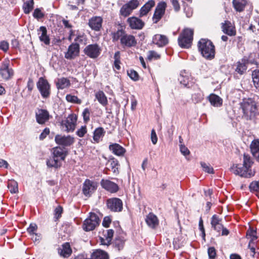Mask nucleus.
<instances>
[{
    "mask_svg": "<svg viewBox=\"0 0 259 259\" xmlns=\"http://www.w3.org/2000/svg\"><path fill=\"white\" fill-rule=\"evenodd\" d=\"M198 47L199 51L204 58L209 60L214 58V46L210 40L201 38L198 42Z\"/></svg>",
    "mask_w": 259,
    "mask_h": 259,
    "instance_id": "nucleus-1",
    "label": "nucleus"
},
{
    "mask_svg": "<svg viewBox=\"0 0 259 259\" xmlns=\"http://www.w3.org/2000/svg\"><path fill=\"white\" fill-rule=\"evenodd\" d=\"M241 107L247 119L254 118L257 113L256 103L250 98L244 99L241 103Z\"/></svg>",
    "mask_w": 259,
    "mask_h": 259,
    "instance_id": "nucleus-2",
    "label": "nucleus"
},
{
    "mask_svg": "<svg viewBox=\"0 0 259 259\" xmlns=\"http://www.w3.org/2000/svg\"><path fill=\"white\" fill-rule=\"evenodd\" d=\"M194 31L190 28L184 29L178 38L179 46L184 48L191 47L193 40Z\"/></svg>",
    "mask_w": 259,
    "mask_h": 259,
    "instance_id": "nucleus-3",
    "label": "nucleus"
},
{
    "mask_svg": "<svg viewBox=\"0 0 259 259\" xmlns=\"http://www.w3.org/2000/svg\"><path fill=\"white\" fill-rule=\"evenodd\" d=\"M100 223L98 215L94 212H90L89 217L83 223L82 228L87 232L93 231L99 225Z\"/></svg>",
    "mask_w": 259,
    "mask_h": 259,
    "instance_id": "nucleus-4",
    "label": "nucleus"
},
{
    "mask_svg": "<svg viewBox=\"0 0 259 259\" xmlns=\"http://www.w3.org/2000/svg\"><path fill=\"white\" fill-rule=\"evenodd\" d=\"M77 119V117L75 114L69 115L66 119L62 120L61 122L62 130L67 132H73L75 128Z\"/></svg>",
    "mask_w": 259,
    "mask_h": 259,
    "instance_id": "nucleus-5",
    "label": "nucleus"
},
{
    "mask_svg": "<svg viewBox=\"0 0 259 259\" xmlns=\"http://www.w3.org/2000/svg\"><path fill=\"white\" fill-rule=\"evenodd\" d=\"M36 86L43 98L47 99L50 97L51 94V86L46 79L43 77H40L36 83Z\"/></svg>",
    "mask_w": 259,
    "mask_h": 259,
    "instance_id": "nucleus-6",
    "label": "nucleus"
},
{
    "mask_svg": "<svg viewBox=\"0 0 259 259\" xmlns=\"http://www.w3.org/2000/svg\"><path fill=\"white\" fill-rule=\"evenodd\" d=\"M83 52L89 58L96 59L100 56L101 49L97 44H91L85 47Z\"/></svg>",
    "mask_w": 259,
    "mask_h": 259,
    "instance_id": "nucleus-7",
    "label": "nucleus"
},
{
    "mask_svg": "<svg viewBox=\"0 0 259 259\" xmlns=\"http://www.w3.org/2000/svg\"><path fill=\"white\" fill-rule=\"evenodd\" d=\"M167 7L165 2H160L157 5L152 17L153 22L157 23L162 18L165 14V9Z\"/></svg>",
    "mask_w": 259,
    "mask_h": 259,
    "instance_id": "nucleus-8",
    "label": "nucleus"
},
{
    "mask_svg": "<svg viewBox=\"0 0 259 259\" xmlns=\"http://www.w3.org/2000/svg\"><path fill=\"white\" fill-rule=\"evenodd\" d=\"M231 171L236 175H239L245 178H250L254 175L255 171L252 169H246L243 165L237 164L231 167Z\"/></svg>",
    "mask_w": 259,
    "mask_h": 259,
    "instance_id": "nucleus-9",
    "label": "nucleus"
},
{
    "mask_svg": "<svg viewBox=\"0 0 259 259\" xmlns=\"http://www.w3.org/2000/svg\"><path fill=\"white\" fill-rule=\"evenodd\" d=\"M97 182L86 179L82 186V193L87 197H90L97 189Z\"/></svg>",
    "mask_w": 259,
    "mask_h": 259,
    "instance_id": "nucleus-10",
    "label": "nucleus"
},
{
    "mask_svg": "<svg viewBox=\"0 0 259 259\" xmlns=\"http://www.w3.org/2000/svg\"><path fill=\"white\" fill-rule=\"evenodd\" d=\"M107 208L113 212H120L123 208L122 201L118 198H112L107 200Z\"/></svg>",
    "mask_w": 259,
    "mask_h": 259,
    "instance_id": "nucleus-11",
    "label": "nucleus"
},
{
    "mask_svg": "<svg viewBox=\"0 0 259 259\" xmlns=\"http://www.w3.org/2000/svg\"><path fill=\"white\" fill-rule=\"evenodd\" d=\"M10 61L5 60L2 63L0 67V74L3 79L8 80L13 75L14 72L13 69L9 68Z\"/></svg>",
    "mask_w": 259,
    "mask_h": 259,
    "instance_id": "nucleus-12",
    "label": "nucleus"
},
{
    "mask_svg": "<svg viewBox=\"0 0 259 259\" xmlns=\"http://www.w3.org/2000/svg\"><path fill=\"white\" fill-rule=\"evenodd\" d=\"M80 48L77 43H72L65 53V58L68 60L74 59L79 56Z\"/></svg>",
    "mask_w": 259,
    "mask_h": 259,
    "instance_id": "nucleus-13",
    "label": "nucleus"
},
{
    "mask_svg": "<svg viewBox=\"0 0 259 259\" xmlns=\"http://www.w3.org/2000/svg\"><path fill=\"white\" fill-rule=\"evenodd\" d=\"M103 19L100 16H94L89 20V27L95 31L101 30L102 26Z\"/></svg>",
    "mask_w": 259,
    "mask_h": 259,
    "instance_id": "nucleus-14",
    "label": "nucleus"
},
{
    "mask_svg": "<svg viewBox=\"0 0 259 259\" xmlns=\"http://www.w3.org/2000/svg\"><path fill=\"white\" fill-rule=\"evenodd\" d=\"M55 140L58 145L66 147L70 146L74 142V138L70 136H65L60 135L55 136Z\"/></svg>",
    "mask_w": 259,
    "mask_h": 259,
    "instance_id": "nucleus-15",
    "label": "nucleus"
},
{
    "mask_svg": "<svg viewBox=\"0 0 259 259\" xmlns=\"http://www.w3.org/2000/svg\"><path fill=\"white\" fill-rule=\"evenodd\" d=\"M120 44L123 47L131 48L136 45L137 40L133 35L125 33L121 38Z\"/></svg>",
    "mask_w": 259,
    "mask_h": 259,
    "instance_id": "nucleus-16",
    "label": "nucleus"
},
{
    "mask_svg": "<svg viewBox=\"0 0 259 259\" xmlns=\"http://www.w3.org/2000/svg\"><path fill=\"white\" fill-rule=\"evenodd\" d=\"M101 185L104 189L111 193H115L119 190V187L116 183L108 180H102Z\"/></svg>",
    "mask_w": 259,
    "mask_h": 259,
    "instance_id": "nucleus-17",
    "label": "nucleus"
},
{
    "mask_svg": "<svg viewBox=\"0 0 259 259\" xmlns=\"http://www.w3.org/2000/svg\"><path fill=\"white\" fill-rule=\"evenodd\" d=\"M36 121L40 124H44L49 119V113L45 109H38L35 114Z\"/></svg>",
    "mask_w": 259,
    "mask_h": 259,
    "instance_id": "nucleus-18",
    "label": "nucleus"
},
{
    "mask_svg": "<svg viewBox=\"0 0 259 259\" xmlns=\"http://www.w3.org/2000/svg\"><path fill=\"white\" fill-rule=\"evenodd\" d=\"M153 42L159 47H162L168 44V39L164 35L157 34L153 37Z\"/></svg>",
    "mask_w": 259,
    "mask_h": 259,
    "instance_id": "nucleus-19",
    "label": "nucleus"
},
{
    "mask_svg": "<svg viewBox=\"0 0 259 259\" xmlns=\"http://www.w3.org/2000/svg\"><path fill=\"white\" fill-rule=\"evenodd\" d=\"M130 27L133 29H141L144 25V23L140 19L132 17L127 19Z\"/></svg>",
    "mask_w": 259,
    "mask_h": 259,
    "instance_id": "nucleus-20",
    "label": "nucleus"
},
{
    "mask_svg": "<svg viewBox=\"0 0 259 259\" xmlns=\"http://www.w3.org/2000/svg\"><path fill=\"white\" fill-rule=\"evenodd\" d=\"M146 222L147 225L152 229H155L159 225V220L156 217L153 213H149L146 218Z\"/></svg>",
    "mask_w": 259,
    "mask_h": 259,
    "instance_id": "nucleus-21",
    "label": "nucleus"
},
{
    "mask_svg": "<svg viewBox=\"0 0 259 259\" xmlns=\"http://www.w3.org/2000/svg\"><path fill=\"white\" fill-rule=\"evenodd\" d=\"M222 29L224 33L230 36H234L236 34V30L231 22L225 21L222 23Z\"/></svg>",
    "mask_w": 259,
    "mask_h": 259,
    "instance_id": "nucleus-22",
    "label": "nucleus"
},
{
    "mask_svg": "<svg viewBox=\"0 0 259 259\" xmlns=\"http://www.w3.org/2000/svg\"><path fill=\"white\" fill-rule=\"evenodd\" d=\"M38 35L40 41L43 42L46 45H49L50 44V39L47 35V30L46 27L41 26L38 30Z\"/></svg>",
    "mask_w": 259,
    "mask_h": 259,
    "instance_id": "nucleus-23",
    "label": "nucleus"
},
{
    "mask_svg": "<svg viewBox=\"0 0 259 259\" xmlns=\"http://www.w3.org/2000/svg\"><path fill=\"white\" fill-rule=\"evenodd\" d=\"M109 150L117 156H123L126 152L125 149L118 144L114 143L109 145Z\"/></svg>",
    "mask_w": 259,
    "mask_h": 259,
    "instance_id": "nucleus-24",
    "label": "nucleus"
},
{
    "mask_svg": "<svg viewBox=\"0 0 259 259\" xmlns=\"http://www.w3.org/2000/svg\"><path fill=\"white\" fill-rule=\"evenodd\" d=\"M155 5V2L154 0H149L140 9V16L143 17L146 16Z\"/></svg>",
    "mask_w": 259,
    "mask_h": 259,
    "instance_id": "nucleus-25",
    "label": "nucleus"
},
{
    "mask_svg": "<svg viewBox=\"0 0 259 259\" xmlns=\"http://www.w3.org/2000/svg\"><path fill=\"white\" fill-rule=\"evenodd\" d=\"M222 219L216 214L212 215L211 220V225L212 228L218 232H221L223 229V225L221 224Z\"/></svg>",
    "mask_w": 259,
    "mask_h": 259,
    "instance_id": "nucleus-26",
    "label": "nucleus"
},
{
    "mask_svg": "<svg viewBox=\"0 0 259 259\" xmlns=\"http://www.w3.org/2000/svg\"><path fill=\"white\" fill-rule=\"evenodd\" d=\"M190 79L191 77L189 74L186 73L185 71H184L181 72L179 80L181 84L186 87L190 88L192 84L190 81Z\"/></svg>",
    "mask_w": 259,
    "mask_h": 259,
    "instance_id": "nucleus-27",
    "label": "nucleus"
},
{
    "mask_svg": "<svg viewBox=\"0 0 259 259\" xmlns=\"http://www.w3.org/2000/svg\"><path fill=\"white\" fill-rule=\"evenodd\" d=\"M53 155L62 162L65 159L66 153L63 148L56 147L53 149Z\"/></svg>",
    "mask_w": 259,
    "mask_h": 259,
    "instance_id": "nucleus-28",
    "label": "nucleus"
},
{
    "mask_svg": "<svg viewBox=\"0 0 259 259\" xmlns=\"http://www.w3.org/2000/svg\"><path fill=\"white\" fill-rule=\"evenodd\" d=\"M69 244H63L62 247L59 248L58 252L61 256L67 257L71 255L72 250Z\"/></svg>",
    "mask_w": 259,
    "mask_h": 259,
    "instance_id": "nucleus-29",
    "label": "nucleus"
},
{
    "mask_svg": "<svg viewBox=\"0 0 259 259\" xmlns=\"http://www.w3.org/2000/svg\"><path fill=\"white\" fill-rule=\"evenodd\" d=\"M250 149L253 156L259 161V140H255L252 142Z\"/></svg>",
    "mask_w": 259,
    "mask_h": 259,
    "instance_id": "nucleus-30",
    "label": "nucleus"
},
{
    "mask_svg": "<svg viewBox=\"0 0 259 259\" xmlns=\"http://www.w3.org/2000/svg\"><path fill=\"white\" fill-rule=\"evenodd\" d=\"M70 85V80L65 77L58 78L56 82V86L58 89L63 90L69 87Z\"/></svg>",
    "mask_w": 259,
    "mask_h": 259,
    "instance_id": "nucleus-31",
    "label": "nucleus"
},
{
    "mask_svg": "<svg viewBox=\"0 0 259 259\" xmlns=\"http://www.w3.org/2000/svg\"><path fill=\"white\" fill-rule=\"evenodd\" d=\"M107 165L108 166V168H110L114 174H118V167L119 166V164L117 159L115 158L110 159L108 161Z\"/></svg>",
    "mask_w": 259,
    "mask_h": 259,
    "instance_id": "nucleus-32",
    "label": "nucleus"
},
{
    "mask_svg": "<svg viewBox=\"0 0 259 259\" xmlns=\"http://www.w3.org/2000/svg\"><path fill=\"white\" fill-rule=\"evenodd\" d=\"M208 100L210 104L214 107H220L223 103L222 99L219 96L214 94H211L209 96Z\"/></svg>",
    "mask_w": 259,
    "mask_h": 259,
    "instance_id": "nucleus-33",
    "label": "nucleus"
},
{
    "mask_svg": "<svg viewBox=\"0 0 259 259\" xmlns=\"http://www.w3.org/2000/svg\"><path fill=\"white\" fill-rule=\"evenodd\" d=\"M91 259H109L107 253L100 249L95 250L91 255Z\"/></svg>",
    "mask_w": 259,
    "mask_h": 259,
    "instance_id": "nucleus-34",
    "label": "nucleus"
},
{
    "mask_svg": "<svg viewBox=\"0 0 259 259\" xmlns=\"http://www.w3.org/2000/svg\"><path fill=\"white\" fill-rule=\"evenodd\" d=\"M105 134L104 129L102 127L97 128L94 132L93 139L97 142L99 143L101 138L103 137Z\"/></svg>",
    "mask_w": 259,
    "mask_h": 259,
    "instance_id": "nucleus-35",
    "label": "nucleus"
},
{
    "mask_svg": "<svg viewBox=\"0 0 259 259\" xmlns=\"http://www.w3.org/2000/svg\"><path fill=\"white\" fill-rule=\"evenodd\" d=\"M246 237L249 240V243L254 241L257 238L256 230L250 227L246 231Z\"/></svg>",
    "mask_w": 259,
    "mask_h": 259,
    "instance_id": "nucleus-36",
    "label": "nucleus"
},
{
    "mask_svg": "<svg viewBox=\"0 0 259 259\" xmlns=\"http://www.w3.org/2000/svg\"><path fill=\"white\" fill-rule=\"evenodd\" d=\"M95 97L98 102L103 106H105L108 104L107 98L103 91L97 92L95 94Z\"/></svg>",
    "mask_w": 259,
    "mask_h": 259,
    "instance_id": "nucleus-37",
    "label": "nucleus"
},
{
    "mask_svg": "<svg viewBox=\"0 0 259 259\" xmlns=\"http://www.w3.org/2000/svg\"><path fill=\"white\" fill-rule=\"evenodd\" d=\"M47 165L49 167L58 168L61 165V162L53 155L47 161Z\"/></svg>",
    "mask_w": 259,
    "mask_h": 259,
    "instance_id": "nucleus-38",
    "label": "nucleus"
},
{
    "mask_svg": "<svg viewBox=\"0 0 259 259\" xmlns=\"http://www.w3.org/2000/svg\"><path fill=\"white\" fill-rule=\"evenodd\" d=\"M233 4L237 11L241 12L245 7L246 1L245 0H233Z\"/></svg>",
    "mask_w": 259,
    "mask_h": 259,
    "instance_id": "nucleus-39",
    "label": "nucleus"
},
{
    "mask_svg": "<svg viewBox=\"0 0 259 259\" xmlns=\"http://www.w3.org/2000/svg\"><path fill=\"white\" fill-rule=\"evenodd\" d=\"M87 40L88 38L86 35L84 33H77L74 39V43L85 45L87 44Z\"/></svg>",
    "mask_w": 259,
    "mask_h": 259,
    "instance_id": "nucleus-40",
    "label": "nucleus"
},
{
    "mask_svg": "<svg viewBox=\"0 0 259 259\" xmlns=\"http://www.w3.org/2000/svg\"><path fill=\"white\" fill-rule=\"evenodd\" d=\"M247 66L245 60H242L237 63L235 71L240 74H242L246 71Z\"/></svg>",
    "mask_w": 259,
    "mask_h": 259,
    "instance_id": "nucleus-41",
    "label": "nucleus"
},
{
    "mask_svg": "<svg viewBox=\"0 0 259 259\" xmlns=\"http://www.w3.org/2000/svg\"><path fill=\"white\" fill-rule=\"evenodd\" d=\"M253 164L250 156L246 154H244L243 155V166L246 167V169H251V166Z\"/></svg>",
    "mask_w": 259,
    "mask_h": 259,
    "instance_id": "nucleus-42",
    "label": "nucleus"
},
{
    "mask_svg": "<svg viewBox=\"0 0 259 259\" xmlns=\"http://www.w3.org/2000/svg\"><path fill=\"white\" fill-rule=\"evenodd\" d=\"M8 188L12 193H16L18 191V183L15 180L8 182Z\"/></svg>",
    "mask_w": 259,
    "mask_h": 259,
    "instance_id": "nucleus-43",
    "label": "nucleus"
},
{
    "mask_svg": "<svg viewBox=\"0 0 259 259\" xmlns=\"http://www.w3.org/2000/svg\"><path fill=\"white\" fill-rule=\"evenodd\" d=\"M34 2L33 0H30L24 3L23 6V9L24 13L29 14L33 8Z\"/></svg>",
    "mask_w": 259,
    "mask_h": 259,
    "instance_id": "nucleus-44",
    "label": "nucleus"
},
{
    "mask_svg": "<svg viewBox=\"0 0 259 259\" xmlns=\"http://www.w3.org/2000/svg\"><path fill=\"white\" fill-rule=\"evenodd\" d=\"M125 32L122 30H118L116 32L112 33V38L113 41H117L119 39L121 41V38L124 36Z\"/></svg>",
    "mask_w": 259,
    "mask_h": 259,
    "instance_id": "nucleus-45",
    "label": "nucleus"
},
{
    "mask_svg": "<svg viewBox=\"0 0 259 259\" xmlns=\"http://www.w3.org/2000/svg\"><path fill=\"white\" fill-rule=\"evenodd\" d=\"M114 68L119 70L120 69V56L119 51L115 52L114 55Z\"/></svg>",
    "mask_w": 259,
    "mask_h": 259,
    "instance_id": "nucleus-46",
    "label": "nucleus"
},
{
    "mask_svg": "<svg viewBox=\"0 0 259 259\" xmlns=\"http://www.w3.org/2000/svg\"><path fill=\"white\" fill-rule=\"evenodd\" d=\"M132 11L133 10L126 4L124 5L120 9V13L122 16L124 17H127L131 14Z\"/></svg>",
    "mask_w": 259,
    "mask_h": 259,
    "instance_id": "nucleus-47",
    "label": "nucleus"
},
{
    "mask_svg": "<svg viewBox=\"0 0 259 259\" xmlns=\"http://www.w3.org/2000/svg\"><path fill=\"white\" fill-rule=\"evenodd\" d=\"M252 79L254 86L259 90V70L253 72Z\"/></svg>",
    "mask_w": 259,
    "mask_h": 259,
    "instance_id": "nucleus-48",
    "label": "nucleus"
},
{
    "mask_svg": "<svg viewBox=\"0 0 259 259\" xmlns=\"http://www.w3.org/2000/svg\"><path fill=\"white\" fill-rule=\"evenodd\" d=\"M66 99L68 102L76 103L80 104L81 103L80 99H78L77 96H73L71 95H67L66 96Z\"/></svg>",
    "mask_w": 259,
    "mask_h": 259,
    "instance_id": "nucleus-49",
    "label": "nucleus"
},
{
    "mask_svg": "<svg viewBox=\"0 0 259 259\" xmlns=\"http://www.w3.org/2000/svg\"><path fill=\"white\" fill-rule=\"evenodd\" d=\"M160 55L154 51H150L148 53L147 59L151 61L152 60H158L160 58Z\"/></svg>",
    "mask_w": 259,
    "mask_h": 259,
    "instance_id": "nucleus-50",
    "label": "nucleus"
},
{
    "mask_svg": "<svg viewBox=\"0 0 259 259\" xmlns=\"http://www.w3.org/2000/svg\"><path fill=\"white\" fill-rule=\"evenodd\" d=\"M201 165L204 171L209 174L214 173L213 168L209 164L202 162H201Z\"/></svg>",
    "mask_w": 259,
    "mask_h": 259,
    "instance_id": "nucleus-51",
    "label": "nucleus"
},
{
    "mask_svg": "<svg viewBox=\"0 0 259 259\" xmlns=\"http://www.w3.org/2000/svg\"><path fill=\"white\" fill-rule=\"evenodd\" d=\"M249 188L251 192H259V181L251 182Z\"/></svg>",
    "mask_w": 259,
    "mask_h": 259,
    "instance_id": "nucleus-52",
    "label": "nucleus"
},
{
    "mask_svg": "<svg viewBox=\"0 0 259 259\" xmlns=\"http://www.w3.org/2000/svg\"><path fill=\"white\" fill-rule=\"evenodd\" d=\"M82 116L84 122L87 123L90 119V110L89 108H85L82 112Z\"/></svg>",
    "mask_w": 259,
    "mask_h": 259,
    "instance_id": "nucleus-53",
    "label": "nucleus"
},
{
    "mask_svg": "<svg viewBox=\"0 0 259 259\" xmlns=\"http://www.w3.org/2000/svg\"><path fill=\"white\" fill-rule=\"evenodd\" d=\"M199 229L201 232V235L203 239L205 241V229L203 226V220L201 218H200L199 221Z\"/></svg>",
    "mask_w": 259,
    "mask_h": 259,
    "instance_id": "nucleus-54",
    "label": "nucleus"
},
{
    "mask_svg": "<svg viewBox=\"0 0 259 259\" xmlns=\"http://www.w3.org/2000/svg\"><path fill=\"white\" fill-rule=\"evenodd\" d=\"M87 133V128L85 125L82 126L76 131V135L81 138L83 137L84 135Z\"/></svg>",
    "mask_w": 259,
    "mask_h": 259,
    "instance_id": "nucleus-55",
    "label": "nucleus"
},
{
    "mask_svg": "<svg viewBox=\"0 0 259 259\" xmlns=\"http://www.w3.org/2000/svg\"><path fill=\"white\" fill-rule=\"evenodd\" d=\"M63 212V208L61 206H58L54 210V215L55 218L58 220L59 218L61 217L62 213Z\"/></svg>",
    "mask_w": 259,
    "mask_h": 259,
    "instance_id": "nucleus-56",
    "label": "nucleus"
},
{
    "mask_svg": "<svg viewBox=\"0 0 259 259\" xmlns=\"http://www.w3.org/2000/svg\"><path fill=\"white\" fill-rule=\"evenodd\" d=\"M33 16L35 18L38 20L44 17V14L41 12L39 9L37 8L34 11Z\"/></svg>",
    "mask_w": 259,
    "mask_h": 259,
    "instance_id": "nucleus-57",
    "label": "nucleus"
},
{
    "mask_svg": "<svg viewBox=\"0 0 259 259\" xmlns=\"http://www.w3.org/2000/svg\"><path fill=\"white\" fill-rule=\"evenodd\" d=\"M127 74L129 77L134 80H138L139 79V75L138 73L133 70H131L127 71Z\"/></svg>",
    "mask_w": 259,
    "mask_h": 259,
    "instance_id": "nucleus-58",
    "label": "nucleus"
},
{
    "mask_svg": "<svg viewBox=\"0 0 259 259\" xmlns=\"http://www.w3.org/2000/svg\"><path fill=\"white\" fill-rule=\"evenodd\" d=\"M208 254L209 259H215L216 257V250L213 247H209L208 249Z\"/></svg>",
    "mask_w": 259,
    "mask_h": 259,
    "instance_id": "nucleus-59",
    "label": "nucleus"
},
{
    "mask_svg": "<svg viewBox=\"0 0 259 259\" xmlns=\"http://www.w3.org/2000/svg\"><path fill=\"white\" fill-rule=\"evenodd\" d=\"M9 48V44L8 41L3 40L0 42V49L4 52H7Z\"/></svg>",
    "mask_w": 259,
    "mask_h": 259,
    "instance_id": "nucleus-60",
    "label": "nucleus"
},
{
    "mask_svg": "<svg viewBox=\"0 0 259 259\" xmlns=\"http://www.w3.org/2000/svg\"><path fill=\"white\" fill-rule=\"evenodd\" d=\"M126 5H128L132 10H133L138 7L139 3L138 0H131L127 3Z\"/></svg>",
    "mask_w": 259,
    "mask_h": 259,
    "instance_id": "nucleus-61",
    "label": "nucleus"
},
{
    "mask_svg": "<svg viewBox=\"0 0 259 259\" xmlns=\"http://www.w3.org/2000/svg\"><path fill=\"white\" fill-rule=\"evenodd\" d=\"M37 226L35 224L31 223L29 227L27 228V232L30 234L35 233V232L37 230Z\"/></svg>",
    "mask_w": 259,
    "mask_h": 259,
    "instance_id": "nucleus-62",
    "label": "nucleus"
},
{
    "mask_svg": "<svg viewBox=\"0 0 259 259\" xmlns=\"http://www.w3.org/2000/svg\"><path fill=\"white\" fill-rule=\"evenodd\" d=\"M114 234V231L112 229L108 230L105 234V237H106L108 242L111 241Z\"/></svg>",
    "mask_w": 259,
    "mask_h": 259,
    "instance_id": "nucleus-63",
    "label": "nucleus"
},
{
    "mask_svg": "<svg viewBox=\"0 0 259 259\" xmlns=\"http://www.w3.org/2000/svg\"><path fill=\"white\" fill-rule=\"evenodd\" d=\"M180 149L181 153L184 156H186L190 154V151L185 145L181 144L180 145Z\"/></svg>",
    "mask_w": 259,
    "mask_h": 259,
    "instance_id": "nucleus-64",
    "label": "nucleus"
}]
</instances>
